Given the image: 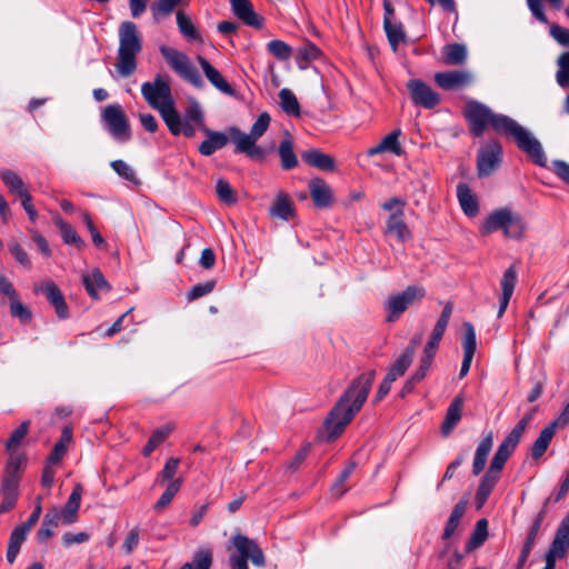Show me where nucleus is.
<instances>
[{
  "label": "nucleus",
  "instance_id": "nucleus-1",
  "mask_svg": "<svg viewBox=\"0 0 569 569\" xmlns=\"http://www.w3.org/2000/svg\"><path fill=\"white\" fill-rule=\"evenodd\" d=\"M375 378L376 370L361 373L351 382L330 410L323 422L328 442L336 440L352 421L356 413L360 411L368 398Z\"/></svg>",
  "mask_w": 569,
  "mask_h": 569
},
{
  "label": "nucleus",
  "instance_id": "nucleus-2",
  "mask_svg": "<svg viewBox=\"0 0 569 569\" xmlns=\"http://www.w3.org/2000/svg\"><path fill=\"white\" fill-rule=\"evenodd\" d=\"M472 132L478 137L490 126L498 133L515 142H538L532 134L508 116L496 114L478 101H468L463 109Z\"/></svg>",
  "mask_w": 569,
  "mask_h": 569
},
{
  "label": "nucleus",
  "instance_id": "nucleus-3",
  "mask_svg": "<svg viewBox=\"0 0 569 569\" xmlns=\"http://www.w3.org/2000/svg\"><path fill=\"white\" fill-rule=\"evenodd\" d=\"M142 50L140 32L132 21H123L119 27V49L116 69L123 77H130L137 69V56Z\"/></svg>",
  "mask_w": 569,
  "mask_h": 569
},
{
  "label": "nucleus",
  "instance_id": "nucleus-4",
  "mask_svg": "<svg viewBox=\"0 0 569 569\" xmlns=\"http://www.w3.org/2000/svg\"><path fill=\"white\" fill-rule=\"evenodd\" d=\"M141 93L150 107L159 110L168 129H172L178 120V112L168 81L161 74H157L152 82H144L141 86Z\"/></svg>",
  "mask_w": 569,
  "mask_h": 569
},
{
  "label": "nucleus",
  "instance_id": "nucleus-5",
  "mask_svg": "<svg viewBox=\"0 0 569 569\" xmlns=\"http://www.w3.org/2000/svg\"><path fill=\"white\" fill-rule=\"evenodd\" d=\"M232 543L238 553L230 555L229 563L231 569H249L248 560H251L257 567H264L263 551L254 540L238 533L233 536Z\"/></svg>",
  "mask_w": 569,
  "mask_h": 569
},
{
  "label": "nucleus",
  "instance_id": "nucleus-6",
  "mask_svg": "<svg viewBox=\"0 0 569 569\" xmlns=\"http://www.w3.org/2000/svg\"><path fill=\"white\" fill-rule=\"evenodd\" d=\"M532 419V415H527L515 426V428L509 432L506 439L498 447L491 463L489 466L488 472L500 477V472L515 451L517 445L519 443L526 428L528 427L530 420Z\"/></svg>",
  "mask_w": 569,
  "mask_h": 569
},
{
  "label": "nucleus",
  "instance_id": "nucleus-7",
  "mask_svg": "<svg viewBox=\"0 0 569 569\" xmlns=\"http://www.w3.org/2000/svg\"><path fill=\"white\" fill-rule=\"evenodd\" d=\"M160 52L170 68L182 79L187 80L197 88H201L203 86V80L200 73L190 62L187 54L167 46H162L160 48Z\"/></svg>",
  "mask_w": 569,
  "mask_h": 569
},
{
  "label": "nucleus",
  "instance_id": "nucleus-8",
  "mask_svg": "<svg viewBox=\"0 0 569 569\" xmlns=\"http://www.w3.org/2000/svg\"><path fill=\"white\" fill-rule=\"evenodd\" d=\"M269 124L270 116L262 112L248 134L236 127H230L227 132H210V142H254L267 131Z\"/></svg>",
  "mask_w": 569,
  "mask_h": 569
},
{
  "label": "nucleus",
  "instance_id": "nucleus-9",
  "mask_svg": "<svg viewBox=\"0 0 569 569\" xmlns=\"http://www.w3.org/2000/svg\"><path fill=\"white\" fill-rule=\"evenodd\" d=\"M426 295L422 287L408 286L402 292L390 296L385 303L388 311L387 321L393 322L415 302L420 301Z\"/></svg>",
  "mask_w": 569,
  "mask_h": 569
},
{
  "label": "nucleus",
  "instance_id": "nucleus-10",
  "mask_svg": "<svg viewBox=\"0 0 569 569\" xmlns=\"http://www.w3.org/2000/svg\"><path fill=\"white\" fill-rule=\"evenodd\" d=\"M197 129H201L207 133L208 139L204 142L211 141V131L208 130L203 124V112L200 106L193 101L187 108L184 118L181 119V117L178 114L176 126H173L172 129L169 130L174 136L182 134L183 137L190 139L194 137V132Z\"/></svg>",
  "mask_w": 569,
  "mask_h": 569
},
{
  "label": "nucleus",
  "instance_id": "nucleus-11",
  "mask_svg": "<svg viewBox=\"0 0 569 569\" xmlns=\"http://www.w3.org/2000/svg\"><path fill=\"white\" fill-rule=\"evenodd\" d=\"M101 121L103 127L114 139L129 138L130 124L120 104L113 103L106 106L101 112Z\"/></svg>",
  "mask_w": 569,
  "mask_h": 569
},
{
  "label": "nucleus",
  "instance_id": "nucleus-12",
  "mask_svg": "<svg viewBox=\"0 0 569 569\" xmlns=\"http://www.w3.org/2000/svg\"><path fill=\"white\" fill-rule=\"evenodd\" d=\"M453 305L447 302L441 311V315L432 330V333L423 348L421 358L423 359V369L431 366L436 357L440 341L446 332L450 317L452 315Z\"/></svg>",
  "mask_w": 569,
  "mask_h": 569
},
{
  "label": "nucleus",
  "instance_id": "nucleus-13",
  "mask_svg": "<svg viewBox=\"0 0 569 569\" xmlns=\"http://www.w3.org/2000/svg\"><path fill=\"white\" fill-rule=\"evenodd\" d=\"M501 144H482L477 154V171L479 177H488L502 163Z\"/></svg>",
  "mask_w": 569,
  "mask_h": 569
},
{
  "label": "nucleus",
  "instance_id": "nucleus-14",
  "mask_svg": "<svg viewBox=\"0 0 569 569\" xmlns=\"http://www.w3.org/2000/svg\"><path fill=\"white\" fill-rule=\"evenodd\" d=\"M407 88L410 92L412 101L427 109L435 108L439 101V94L433 91L427 83L419 79H412L408 82Z\"/></svg>",
  "mask_w": 569,
  "mask_h": 569
},
{
  "label": "nucleus",
  "instance_id": "nucleus-15",
  "mask_svg": "<svg viewBox=\"0 0 569 569\" xmlns=\"http://www.w3.org/2000/svg\"><path fill=\"white\" fill-rule=\"evenodd\" d=\"M435 80L445 90H456L470 86L473 81V76L469 71L452 70L436 73Z\"/></svg>",
  "mask_w": 569,
  "mask_h": 569
},
{
  "label": "nucleus",
  "instance_id": "nucleus-16",
  "mask_svg": "<svg viewBox=\"0 0 569 569\" xmlns=\"http://www.w3.org/2000/svg\"><path fill=\"white\" fill-rule=\"evenodd\" d=\"M308 187L312 202L317 208L326 209L333 204L332 190L325 180L312 178Z\"/></svg>",
  "mask_w": 569,
  "mask_h": 569
},
{
  "label": "nucleus",
  "instance_id": "nucleus-17",
  "mask_svg": "<svg viewBox=\"0 0 569 569\" xmlns=\"http://www.w3.org/2000/svg\"><path fill=\"white\" fill-rule=\"evenodd\" d=\"M465 328V336L462 340V347H463V360L461 363L460 369V378H463L467 376V373L470 370L471 362L476 352L477 347V337L473 326L470 322L463 323Z\"/></svg>",
  "mask_w": 569,
  "mask_h": 569
},
{
  "label": "nucleus",
  "instance_id": "nucleus-18",
  "mask_svg": "<svg viewBox=\"0 0 569 569\" xmlns=\"http://www.w3.org/2000/svg\"><path fill=\"white\" fill-rule=\"evenodd\" d=\"M40 290L46 295L49 303L56 309L57 316L60 319H67L69 317V309L58 286L53 281H47L41 284Z\"/></svg>",
  "mask_w": 569,
  "mask_h": 569
},
{
  "label": "nucleus",
  "instance_id": "nucleus-19",
  "mask_svg": "<svg viewBox=\"0 0 569 569\" xmlns=\"http://www.w3.org/2000/svg\"><path fill=\"white\" fill-rule=\"evenodd\" d=\"M296 210L293 201L290 196L283 191H279L269 208V214L273 219H281L284 221L295 217Z\"/></svg>",
  "mask_w": 569,
  "mask_h": 569
},
{
  "label": "nucleus",
  "instance_id": "nucleus-20",
  "mask_svg": "<svg viewBox=\"0 0 569 569\" xmlns=\"http://www.w3.org/2000/svg\"><path fill=\"white\" fill-rule=\"evenodd\" d=\"M463 405L465 398L461 393L456 396L452 402L449 405L443 422L441 425L442 436L447 437L459 423L462 417Z\"/></svg>",
  "mask_w": 569,
  "mask_h": 569
},
{
  "label": "nucleus",
  "instance_id": "nucleus-21",
  "mask_svg": "<svg viewBox=\"0 0 569 569\" xmlns=\"http://www.w3.org/2000/svg\"><path fill=\"white\" fill-rule=\"evenodd\" d=\"M517 283V270L515 266H510L503 273L501 279V297L500 305L498 310V318H501L509 305V301L512 297L515 287Z\"/></svg>",
  "mask_w": 569,
  "mask_h": 569
},
{
  "label": "nucleus",
  "instance_id": "nucleus-22",
  "mask_svg": "<svg viewBox=\"0 0 569 569\" xmlns=\"http://www.w3.org/2000/svg\"><path fill=\"white\" fill-rule=\"evenodd\" d=\"M233 13L250 27L260 28L262 19L254 12L250 0H229Z\"/></svg>",
  "mask_w": 569,
  "mask_h": 569
},
{
  "label": "nucleus",
  "instance_id": "nucleus-23",
  "mask_svg": "<svg viewBox=\"0 0 569 569\" xmlns=\"http://www.w3.org/2000/svg\"><path fill=\"white\" fill-rule=\"evenodd\" d=\"M19 497V482L16 480L2 479L0 487V513L12 510Z\"/></svg>",
  "mask_w": 569,
  "mask_h": 569
},
{
  "label": "nucleus",
  "instance_id": "nucleus-24",
  "mask_svg": "<svg viewBox=\"0 0 569 569\" xmlns=\"http://www.w3.org/2000/svg\"><path fill=\"white\" fill-rule=\"evenodd\" d=\"M198 61L207 79L211 82L212 86H214L218 90H220L223 93H233V89L231 88V86L224 80L221 73L213 66H211V63L207 59L199 56Z\"/></svg>",
  "mask_w": 569,
  "mask_h": 569
},
{
  "label": "nucleus",
  "instance_id": "nucleus-25",
  "mask_svg": "<svg viewBox=\"0 0 569 569\" xmlns=\"http://www.w3.org/2000/svg\"><path fill=\"white\" fill-rule=\"evenodd\" d=\"M505 237L521 239L525 231V223L521 217L506 208L502 229Z\"/></svg>",
  "mask_w": 569,
  "mask_h": 569
},
{
  "label": "nucleus",
  "instance_id": "nucleus-26",
  "mask_svg": "<svg viewBox=\"0 0 569 569\" xmlns=\"http://www.w3.org/2000/svg\"><path fill=\"white\" fill-rule=\"evenodd\" d=\"M492 445H493V433L490 431L482 438V440L480 441V443L478 445V447L476 449L473 463H472L473 475L477 476L483 470L486 462H487L488 455L490 453V451L492 449Z\"/></svg>",
  "mask_w": 569,
  "mask_h": 569
},
{
  "label": "nucleus",
  "instance_id": "nucleus-27",
  "mask_svg": "<svg viewBox=\"0 0 569 569\" xmlns=\"http://www.w3.org/2000/svg\"><path fill=\"white\" fill-rule=\"evenodd\" d=\"M82 282L92 298H98L99 291L110 290V286L100 269H93L91 273L83 274Z\"/></svg>",
  "mask_w": 569,
  "mask_h": 569
},
{
  "label": "nucleus",
  "instance_id": "nucleus-28",
  "mask_svg": "<svg viewBox=\"0 0 569 569\" xmlns=\"http://www.w3.org/2000/svg\"><path fill=\"white\" fill-rule=\"evenodd\" d=\"M273 151V144H234L232 150L234 154H246L254 161L264 160Z\"/></svg>",
  "mask_w": 569,
  "mask_h": 569
},
{
  "label": "nucleus",
  "instance_id": "nucleus-29",
  "mask_svg": "<svg viewBox=\"0 0 569 569\" xmlns=\"http://www.w3.org/2000/svg\"><path fill=\"white\" fill-rule=\"evenodd\" d=\"M457 197L461 209L468 217H475L478 213L477 199L467 183L457 186Z\"/></svg>",
  "mask_w": 569,
  "mask_h": 569
},
{
  "label": "nucleus",
  "instance_id": "nucleus-30",
  "mask_svg": "<svg viewBox=\"0 0 569 569\" xmlns=\"http://www.w3.org/2000/svg\"><path fill=\"white\" fill-rule=\"evenodd\" d=\"M386 231L388 233L396 234L398 240L402 242L411 237L410 231L403 221L402 209H398L396 212L389 216Z\"/></svg>",
  "mask_w": 569,
  "mask_h": 569
},
{
  "label": "nucleus",
  "instance_id": "nucleus-31",
  "mask_svg": "<svg viewBox=\"0 0 569 569\" xmlns=\"http://www.w3.org/2000/svg\"><path fill=\"white\" fill-rule=\"evenodd\" d=\"M9 452V459L6 466L4 476L2 479L7 480H16L20 482L21 470L23 465L26 463V457L23 453L19 452L17 449H12Z\"/></svg>",
  "mask_w": 569,
  "mask_h": 569
},
{
  "label": "nucleus",
  "instance_id": "nucleus-32",
  "mask_svg": "<svg viewBox=\"0 0 569 569\" xmlns=\"http://www.w3.org/2000/svg\"><path fill=\"white\" fill-rule=\"evenodd\" d=\"M556 430L557 428L552 423H549L541 430L540 435L531 447V456L533 459H539L543 456L556 435Z\"/></svg>",
  "mask_w": 569,
  "mask_h": 569
},
{
  "label": "nucleus",
  "instance_id": "nucleus-33",
  "mask_svg": "<svg viewBox=\"0 0 569 569\" xmlns=\"http://www.w3.org/2000/svg\"><path fill=\"white\" fill-rule=\"evenodd\" d=\"M57 507H52L44 515L42 525L37 532V540L42 543L53 536L54 529L59 526Z\"/></svg>",
  "mask_w": 569,
  "mask_h": 569
},
{
  "label": "nucleus",
  "instance_id": "nucleus-34",
  "mask_svg": "<svg viewBox=\"0 0 569 569\" xmlns=\"http://www.w3.org/2000/svg\"><path fill=\"white\" fill-rule=\"evenodd\" d=\"M0 178L10 193L20 197L22 193L28 191V187L19 174L10 169H2L0 171Z\"/></svg>",
  "mask_w": 569,
  "mask_h": 569
},
{
  "label": "nucleus",
  "instance_id": "nucleus-35",
  "mask_svg": "<svg viewBox=\"0 0 569 569\" xmlns=\"http://www.w3.org/2000/svg\"><path fill=\"white\" fill-rule=\"evenodd\" d=\"M302 159L309 166L321 170H333L335 159L329 154L322 153L318 150H310L302 153Z\"/></svg>",
  "mask_w": 569,
  "mask_h": 569
},
{
  "label": "nucleus",
  "instance_id": "nucleus-36",
  "mask_svg": "<svg viewBox=\"0 0 569 569\" xmlns=\"http://www.w3.org/2000/svg\"><path fill=\"white\" fill-rule=\"evenodd\" d=\"M28 531L22 527H16L9 538L8 551H7V560L9 563H13L22 543L24 542Z\"/></svg>",
  "mask_w": 569,
  "mask_h": 569
},
{
  "label": "nucleus",
  "instance_id": "nucleus-37",
  "mask_svg": "<svg viewBox=\"0 0 569 569\" xmlns=\"http://www.w3.org/2000/svg\"><path fill=\"white\" fill-rule=\"evenodd\" d=\"M383 27L388 41L392 50L396 52L398 46L406 39V33L403 31L402 24L392 22L391 19L388 16H386L383 19Z\"/></svg>",
  "mask_w": 569,
  "mask_h": 569
},
{
  "label": "nucleus",
  "instance_id": "nucleus-38",
  "mask_svg": "<svg viewBox=\"0 0 569 569\" xmlns=\"http://www.w3.org/2000/svg\"><path fill=\"white\" fill-rule=\"evenodd\" d=\"M72 439V430L70 428H64L62 430L60 440L54 445L49 458L48 462L51 465L59 463L62 457L66 455L68 450V446Z\"/></svg>",
  "mask_w": 569,
  "mask_h": 569
},
{
  "label": "nucleus",
  "instance_id": "nucleus-39",
  "mask_svg": "<svg viewBox=\"0 0 569 569\" xmlns=\"http://www.w3.org/2000/svg\"><path fill=\"white\" fill-rule=\"evenodd\" d=\"M442 53L445 62L450 66L461 64L467 58L466 47L459 43L447 44Z\"/></svg>",
  "mask_w": 569,
  "mask_h": 569
},
{
  "label": "nucleus",
  "instance_id": "nucleus-40",
  "mask_svg": "<svg viewBox=\"0 0 569 569\" xmlns=\"http://www.w3.org/2000/svg\"><path fill=\"white\" fill-rule=\"evenodd\" d=\"M182 485V480L177 478L170 481L164 492L153 506V510L158 513L162 512L172 501L173 497L178 493Z\"/></svg>",
  "mask_w": 569,
  "mask_h": 569
},
{
  "label": "nucleus",
  "instance_id": "nucleus-41",
  "mask_svg": "<svg viewBox=\"0 0 569 569\" xmlns=\"http://www.w3.org/2000/svg\"><path fill=\"white\" fill-rule=\"evenodd\" d=\"M488 537V521L487 519H479L475 526L471 537L467 543L469 551L479 548Z\"/></svg>",
  "mask_w": 569,
  "mask_h": 569
},
{
  "label": "nucleus",
  "instance_id": "nucleus-42",
  "mask_svg": "<svg viewBox=\"0 0 569 569\" xmlns=\"http://www.w3.org/2000/svg\"><path fill=\"white\" fill-rule=\"evenodd\" d=\"M556 82L562 89L569 88V51L561 53L557 59Z\"/></svg>",
  "mask_w": 569,
  "mask_h": 569
},
{
  "label": "nucleus",
  "instance_id": "nucleus-43",
  "mask_svg": "<svg viewBox=\"0 0 569 569\" xmlns=\"http://www.w3.org/2000/svg\"><path fill=\"white\" fill-rule=\"evenodd\" d=\"M506 208H501L491 212L480 228L483 236L490 234L502 229Z\"/></svg>",
  "mask_w": 569,
  "mask_h": 569
},
{
  "label": "nucleus",
  "instance_id": "nucleus-44",
  "mask_svg": "<svg viewBox=\"0 0 569 569\" xmlns=\"http://www.w3.org/2000/svg\"><path fill=\"white\" fill-rule=\"evenodd\" d=\"M56 224L59 227L62 239L68 244H74L77 248L81 249L84 246L83 240L79 237L77 231L72 228L71 224L63 221L60 218L54 220Z\"/></svg>",
  "mask_w": 569,
  "mask_h": 569
},
{
  "label": "nucleus",
  "instance_id": "nucleus-45",
  "mask_svg": "<svg viewBox=\"0 0 569 569\" xmlns=\"http://www.w3.org/2000/svg\"><path fill=\"white\" fill-rule=\"evenodd\" d=\"M320 53L321 51L316 44L307 42L298 49L297 62L301 69H305L309 62L318 59Z\"/></svg>",
  "mask_w": 569,
  "mask_h": 569
},
{
  "label": "nucleus",
  "instance_id": "nucleus-46",
  "mask_svg": "<svg viewBox=\"0 0 569 569\" xmlns=\"http://www.w3.org/2000/svg\"><path fill=\"white\" fill-rule=\"evenodd\" d=\"M280 104L282 110L290 116H299L300 114V106L299 102L293 94V92L289 89H282L279 92Z\"/></svg>",
  "mask_w": 569,
  "mask_h": 569
},
{
  "label": "nucleus",
  "instance_id": "nucleus-47",
  "mask_svg": "<svg viewBox=\"0 0 569 569\" xmlns=\"http://www.w3.org/2000/svg\"><path fill=\"white\" fill-rule=\"evenodd\" d=\"M31 422L29 420L23 421L18 428H16L8 440L6 441L7 451H11L12 449H17L22 440L29 432Z\"/></svg>",
  "mask_w": 569,
  "mask_h": 569
},
{
  "label": "nucleus",
  "instance_id": "nucleus-48",
  "mask_svg": "<svg viewBox=\"0 0 569 569\" xmlns=\"http://www.w3.org/2000/svg\"><path fill=\"white\" fill-rule=\"evenodd\" d=\"M519 147L535 164L547 167L548 159L542 149V144H519Z\"/></svg>",
  "mask_w": 569,
  "mask_h": 569
},
{
  "label": "nucleus",
  "instance_id": "nucleus-49",
  "mask_svg": "<svg viewBox=\"0 0 569 569\" xmlns=\"http://www.w3.org/2000/svg\"><path fill=\"white\" fill-rule=\"evenodd\" d=\"M177 24L180 30V32L192 40L200 39V34L196 27L193 26L190 18H188L182 11L177 12Z\"/></svg>",
  "mask_w": 569,
  "mask_h": 569
},
{
  "label": "nucleus",
  "instance_id": "nucleus-50",
  "mask_svg": "<svg viewBox=\"0 0 569 569\" xmlns=\"http://www.w3.org/2000/svg\"><path fill=\"white\" fill-rule=\"evenodd\" d=\"M111 168L117 172L119 177L123 178L124 180L133 184L140 183L134 170L124 161L114 160L111 162Z\"/></svg>",
  "mask_w": 569,
  "mask_h": 569
},
{
  "label": "nucleus",
  "instance_id": "nucleus-51",
  "mask_svg": "<svg viewBox=\"0 0 569 569\" xmlns=\"http://www.w3.org/2000/svg\"><path fill=\"white\" fill-rule=\"evenodd\" d=\"M216 191L218 194V198L227 203V204H233L237 202V196L231 187V184L223 180L219 179L216 184Z\"/></svg>",
  "mask_w": 569,
  "mask_h": 569
},
{
  "label": "nucleus",
  "instance_id": "nucleus-52",
  "mask_svg": "<svg viewBox=\"0 0 569 569\" xmlns=\"http://www.w3.org/2000/svg\"><path fill=\"white\" fill-rule=\"evenodd\" d=\"M181 0H158L151 6L153 18L158 20L160 17L169 16Z\"/></svg>",
  "mask_w": 569,
  "mask_h": 569
},
{
  "label": "nucleus",
  "instance_id": "nucleus-53",
  "mask_svg": "<svg viewBox=\"0 0 569 569\" xmlns=\"http://www.w3.org/2000/svg\"><path fill=\"white\" fill-rule=\"evenodd\" d=\"M268 52L279 60H287L291 56V48L282 40H272L267 44Z\"/></svg>",
  "mask_w": 569,
  "mask_h": 569
},
{
  "label": "nucleus",
  "instance_id": "nucleus-54",
  "mask_svg": "<svg viewBox=\"0 0 569 569\" xmlns=\"http://www.w3.org/2000/svg\"><path fill=\"white\" fill-rule=\"evenodd\" d=\"M550 499H551V498H548V499L545 501V503H543V506H542L541 510H540V511H539V513L537 515V517H536V519H535V521H533V523H532V526H531V528H530V530H529V532H528V536H527V538H526V541H525V542H528L529 545H533V546H535L536 539H537L538 533H539V530H540V528H541V523H542L543 518H545V516H546V513H547V506H548V503H549Z\"/></svg>",
  "mask_w": 569,
  "mask_h": 569
},
{
  "label": "nucleus",
  "instance_id": "nucleus-55",
  "mask_svg": "<svg viewBox=\"0 0 569 569\" xmlns=\"http://www.w3.org/2000/svg\"><path fill=\"white\" fill-rule=\"evenodd\" d=\"M10 312L14 318L20 319L22 322L31 320V311L18 298V295L10 299Z\"/></svg>",
  "mask_w": 569,
  "mask_h": 569
},
{
  "label": "nucleus",
  "instance_id": "nucleus-56",
  "mask_svg": "<svg viewBox=\"0 0 569 569\" xmlns=\"http://www.w3.org/2000/svg\"><path fill=\"white\" fill-rule=\"evenodd\" d=\"M279 156L281 158V166L283 169L289 170L298 164V159L292 149V144H280Z\"/></svg>",
  "mask_w": 569,
  "mask_h": 569
},
{
  "label": "nucleus",
  "instance_id": "nucleus-57",
  "mask_svg": "<svg viewBox=\"0 0 569 569\" xmlns=\"http://www.w3.org/2000/svg\"><path fill=\"white\" fill-rule=\"evenodd\" d=\"M355 468H356V463L353 461H350L348 463V466L345 468V470L339 475L338 479L331 487V491L333 495L340 497L347 491V488L345 487V482L350 477V475L352 473Z\"/></svg>",
  "mask_w": 569,
  "mask_h": 569
},
{
  "label": "nucleus",
  "instance_id": "nucleus-58",
  "mask_svg": "<svg viewBox=\"0 0 569 569\" xmlns=\"http://www.w3.org/2000/svg\"><path fill=\"white\" fill-rule=\"evenodd\" d=\"M431 366H427L423 369V359L420 358V363L417 370L413 372V375L410 377L409 380L406 381V383L402 387V395L411 392L415 385L420 382L428 373Z\"/></svg>",
  "mask_w": 569,
  "mask_h": 569
},
{
  "label": "nucleus",
  "instance_id": "nucleus-59",
  "mask_svg": "<svg viewBox=\"0 0 569 569\" xmlns=\"http://www.w3.org/2000/svg\"><path fill=\"white\" fill-rule=\"evenodd\" d=\"M192 569H210L212 565V551L210 549L198 550L192 559Z\"/></svg>",
  "mask_w": 569,
  "mask_h": 569
},
{
  "label": "nucleus",
  "instance_id": "nucleus-60",
  "mask_svg": "<svg viewBox=\"0 0 569 569\" xmlns=\"http://www.w3.org/2000/svg\"><path fill=\"white\" fill-rule=\"evenodd\" d=\"M390 153L393 156H401L405 153V150L402 148V144H376L373 148H370L367 151V154L369 157H373L377 154H386Z\"/></svg>",
  "mask_w": 569,
  "mask_h": 569
},
{
  "label": "nucleus",
  "instance_id": "nucleus-61",
  "mask_svg": "<svg viewBox=\"0 0 569 569\" xmlns=\"http://www.w3.org/2000/svg\"><path fill=\"white\" fill-rule=\"evenodd\" d=\"M216 287V280H210L203 283L193 286L187 295L189 301L197 300L210 293Z\"/></svg>",
  "mask_w": 569,
  "mask_h": 569
},
{
  "label": "nucleus",
  "instance_id": "nucleus-62",
  "mask_svg": "<svg viewBox=\"0 0 569 569\" xmlns=\"http://www.w3.org/2000/svg\"><path fill=\"white\" fill-rule=\"evenodd\" d=\"M180 463L179 458H169L162 469V471L159 473L157 481L163 482L167 480H174V476L177 473L178 467Z\"/></svg>",
  "mask_w": 569,
  "mask_h": 569
},
{
  "label": "nucleus",
  "instance_id": "nucleus-63",
  "mask_svg": "<svg viewBox=\"0 0 569 569\" xmlns=\"http://www.w3.org/2000/svg\"><path fill=\"white\" fill-rule=\"evenodd\" d=\"M82 486L80 483H77L70 493L68 501L64 506L66 509L71 510L76 513H78L82 497Z\"/></svg>",
  "mask_w": 569,
  "mask_h": 569
},
{
  "label": "nucleus",
  "instance_id": "nucleus-64",
  "mask_svg": "<svg viewBox=\"0 0 569 569\" xmlns=\"http://www.w3.org/2000/svg\"><path fill=\"white\" fill-rule=\"evenodd\" d=\"M550 36L562 47H569V29L558 24H550Z\"/></svg>",
  "mask_w": 569,
  "mask_h": 569
}]
</instances>
